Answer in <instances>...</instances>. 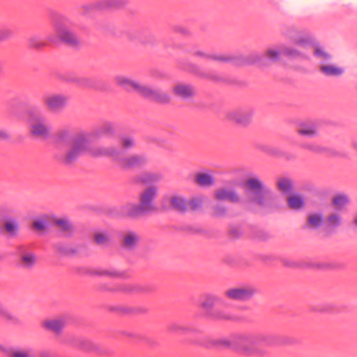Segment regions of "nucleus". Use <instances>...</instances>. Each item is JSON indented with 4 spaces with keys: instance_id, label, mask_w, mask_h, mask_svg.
<instances>
[{
    "instance_id": "obj_1",
    "label": "nucleus",
    "mask_w": 357,
    "mask_h": 357,
    "mask_svg": "<svg viewBox=\"0 0 357 357\" xmlns=\"http://www.w3.org/2000/svg\"><path fill=\"white\" fill-rule=\"evenodd\" d=\"M116 84L128 92H134L146 99L160 104H169L172 98L170 93L160 88L144 84L132 77L117 75L114 77Z\"/></svg>"
},
{
    "instance_id": "obj_2",
    "label": "nucleus",
    "mask_w": 357,
    "mask_h": 357,
    "mask_svg": "<svg viewBox=\"0 0 357 357\" xmlns=\"http://www.w3.org/2000/svg\"><path fill=\"white\" fill-rule=\"evenodd\" d=\"M57 146L65 151V160L71 162L88 150V137L84 133H74L68 128L58 130L55 136Z\"/></svg>"
},
{
    "instance_id": "obj_3",
    "label": "nucleus",
    "mask_w": 357,
    "mask_h": 357,
    "mask_svg": "<svg viewBox=\"0 0 357 357\" xmlns=\"http://www.w3.org/2000/svg\"><path fill=\"white\" fill-rule=\"evenodd\" d=\"M276 342V337L266 333H242L234 335L230 341H225L227 346L233 347L241 354L253 356L259 348L268 347Z\"/></svg>"
},
{
    "instance_id": "obj_4",
    "label": "nucleus",
    "mask_w": 357,
    "mask_h": 357,
    "mask_svg": "<svg viewBox=\"0 0 357 357\" xmlns=\"http://www.w3.org/2000/svg\"><path fill=\"white\" fill-rule=\"evenodd\" d=\"M91 153L94 156L109 158L124 169L141 167L147 162L145 155L130 154L124 156L123 151L115 146H98L91 150Z\"/></svg>"
},
{
    "instance_id": "obj_5",
    "label": "nucleus",
    "mask_w": 357,
    "mask_h": 357,
    "mask_svg": "<svg viewBox=\"0 0 357 357\" xmlns=\"http://www.w3.org/2000/svg\"><path fill=\"white\" fill-rule=\"evenodd\" d=\"M158 195V188L150 185L143 189L139 195V204L127 203L121 208L123 215L129 218H139L146 213L155 210L154 201Z\"/></svg>"
},
{
    "instance_id": "obj_6",
    "label": "nucleus",
    "mask_w": 357,
    "mask_h": 357,
    "mask_svg": "<svg viewBox=\"0 0 357 357\" xmlns=\"http://www.w3.org/2000/svg\"><path fill=\"white\" fill-rule=\"evenodd\" d=\"M248 203L252 207L270 211L274 208V196L268 190L250 192L247 197Z\"/></svg>"
},
{
    "instance_id": "obj_7",
    "label": "nucleus",
    "mask_w": 357,
    "mask_h": 357,
    "mask_svg": "<svg viewBox=\"0 0 357 357\" xmlns=\"http://www.w3.org/2000/svg\"><path fill=\"white\" fill-rule=\"evenodd\" d=\"M254 110L250 107H236L225 114L229 122L241 127L248 126L252 121Z\"/></svg>"
},
{
    "instance_id": "obj_8",
    "label": "nucleus",
    "mask_w": 357,
    "mask_h": 357,
    "mask_svg": "<svg viewBox=\"0 0 357 357\" xmlns=\"http://www.w3.org/2000/svg\"><path fill=\"white\" fill-rule=\"evenodd\" d=\"M68 96L61 93H50L43 98V103L46 109L51 113H59L68 105Z\"/></svg>"
},
{
    "instance_id": "obj_9",
    "label": "nucleus",
    "mask_w": 357,
    "mask_h": 357,
    "mask_svg": "<svg viewBox=\"0 0 357 357\" xmlns=\"http://www.w3.org/2000/svg\"><path fill=\"white\" fill-rule=\"evenodd\" d=\"M0 351L6 357H54L47 351H36L32 348H20L0 345Z\"/></svg>"
},
{
    "instance_id": "obj_10",
    "label": "nucleus",
    "mask_w": 357,
    "mask_h": 357,
    "mask_svg": "<svg viewBox=\"0 0 357 357\" xmlns=\"http://www.w3.org/2000/svg\"><path fill=\"white\" fill-rule=\"evenodd\" d=\"M54 30L56 37L63 43L70 46H77L80 43L78 37L67 27L62 19L54 21Z\"/></svg>"
},
{
    "instance_id": "obj_11",
    "label": "nucleus",
    "mask_w": 357,
    "mask_h": 357,
    "mask_svg": "<svg viewBox=\"0 0 357 357\" xmlns=\"http://www.w3.org/2000/svg\"><path fill=\"white\" fill-rule=\"evenodd\" d=\"M258 293V289L252 285L237 286L227 289L225 296L231 300L245 301Z\"/></svg>"
},
{
    "instance_id": "obj_12",
    "label": "nucleus",
    "mask_w": 357,
    "mask_h": 357,
    "mask_svg": "<svg viewBox=\"0 0 357 357\" xmlns=\"http://www.w3.org/2000/svg\"><path fill=\"white\" fill-rule=\"evenodd\" d=\"M172 92L175 97L181 100H190L196 95V89L192 84L182 82L175 83Z\"/></svg>"
},
{
    "instance_id": "obj_13",
    "label": "nucleus",
    "mask_w": 357,
    "mask_h": 357,
    "mask_svg": "<svg viewBox=\"0 0 357 357\" xmlns=\"http://www.w3.org/2000/svg\"><path fill=\"white\" fill-rule=\"evenodd\" d=\"M213 197L218 201H227L233 204L242 202V197L237 190L227 187H221L215 190Z\"/></svg>"
},
{
    "instance_id": "obj_14",
    "label": "nucleus",
    "mask_w": 357,
    "mask_h": 357,
    "mask_svg": "<svg viewBox=\"0 0 357 357\" xmlns=\"http://www.w3.org/2000/svg\"><path fill=\"white\" fill-rule=\"evenodd\" d=\"M31 135L38 139H46L50 137V128L42 118H34L30 123Z\"/></svg>"
},
{
    "instance_id": "obj_15",
    "label": "nucleus",
    "mask_w": 357,
    "mask_h": 357,
    "mask_svg": "<svg viewBox=\"0 0 357 357\" xmlns=\"http://www.w3.org/2000/svg\"><path fill=\"white\" fill-rule=\"evenodd\" d=\"M66 324V319L64 317H59L46 319L41 322L42 327L47 331L59 336L61 334Z\"/></svg>"
},
{
    "instance_id": "obj_16",
    "label": "nucleus",
    "mask_w": 357,
    "mask_h": 357,
    "mask_svg": "<svg viewBox=\"0 0 357 357\" xmlns=\"http://www.w3.org/2000/svg\"><path fill=\"white\" fill-rule=\"evenodd\" d=\"M121 242L123 248L132 250L140 242L139 234L133 229H126L121 234Z\"/></svg>"
},
{
    "instance_id": "obj_17",
    "label": "nucleus",
    "mask_w": 357,
    "mask_h": 357,
    "mask_svg": "<svg viewBox=\"0 0 357 357\" xmlns=\"http://www.w3.org/2000/svg\"><path fill=\"white\" fill-rule=\"evenodd\" d=\"M296 132L298 135L306 138H314L319 135V130L316 123L303 121L298 124Z\"/></svg>"
},
{
    "instance_id": "obj_18",
    "label": "nucleus",
    "mask_w": 357,
    "mask_h": 357,
    "mask_svg": "<svg viewBox=\"0 0 357 357\" xmlns=\"http://www.w3.org/2000/svg\"><path fill=\"white\" fill-rule=\"evenodd\" d=\"M168 202L170 206L176 211L184 212L188 209V200L181 195L174 194L170 195Z\"/></svg>"
},
{
    "instance_id": "obj_19",
    "label": "nucleus",
    "mask_w": 357,
    "mask_h": 357,
    "mask_svg": "<svg viewBox=\"0 0 357 357\" xmlns=\"http://www.w3.org/2000/svg\"><path fill=\"white\" fill-rule=\"evenodd\" d=\"M320 71L326 76L338 77L342 75L344 70V68L337 66L335 63L323 62L320 66Z\"/></svg>"
},
{
    "instance_id": "obj_20",
    "label": "nucleus",
    "mask_w": 357,
    "mask_h": 357,
    "mask_svg": "<svg viewBox=\"0 0 357 357\" xmlns=\"http://www.w3.org/2000/svg\"><path fill=\"white\" fill-rule=\"evenodd\" d=\"M305 198L301 194H292L287 198V206L291 210H302L305 207Z\"/></svg>"
},
{
    "instance_id": "obj_21",
    "label": "nucleus",
    "mask_w": 357,
    "mask_h": 357,
    "mask_svg": "<svg viewBox=\"0 0 357 357\" xmlns=\"http://www.w3.org/2000/svg\"><path fill=\"white\" fill-rule=\"evenodd\" d=\"M54 227L63 234L68 236L74 231V227L71 222L66 218L54 219Z\"/></svg>"
},
{
    "instance_id": "obj_22",
    "label": "nucleus",
    "mask_w": 357,
    "mask_h": 357,
    "mask_svg": "<svg viewBox=\"0 0 357 357\" xmlns=\"http://www.w3.org/2000/svg\"><path fill=\"white\" fill-rule=\"evenodd\" d=\"M125 3V0H100L91 6V9L105 10L120 7Z\"/></svg>"
},
{
    "instance_id": "obj_23",
    "label": "nucleus",
    "mask_w": 357,
    "mask_h": 357,
    "mask_svg": "<svg viewBox=\"0 0 357 357\" xmlns=\"http://www.w3.org/2000/svg\"><path fill=\"white\" fill-rule=\"evenodd\" d=\"M343 223V218L339 211H332L326 218V225L328 228L334 229L340 227Z\"/></svg>"
},
{
    "instance_id": "obj_24",
    "label": "nucleus",
    "mask_w": 357,
    "mask_h": 357,
    "mask_svg": "<svg viewBox=\"0 0 357 357\" xmlns=\"http://www.w3.org/2000/svg\"><path fill=\"white\" fill-rule=\"evenodd\" d=\"M303 147L312 151V153L317 154H326L331 156H337L338 153L336 151L333 149H328L325 146L315 144H307L303 146Z\"/></svg>"
},
{
    "instance_id": "obj_25",
    "label": "nucleus",
    "mask_w": 357,
    "mask_h": 357,
    "mask_svg": "<svg viewBox=\"0 0 357 357\" xmlns=\"http://www.w3.org/2000/svg\"><path fill=\"white\" fill-rule=\"evenodd\" d=\"M162 175L158 172H147L138 176L137 181L142 184L157 183L162 180Z\"/></svg>"
},
{
    "instance_id": "obj_26",
    "label": "nucleus",
    "mask_w": 357,
    "mask_h": 357,
    "mask_svg": "<svg viewBox=\"0 0 357 357\" xmlns=\"http://www.w3.org/2000/svg\"><path fill=\"white\" fill-rule=\"evenodd\" d=\"M36 256L31 252H24L20 256V265L24 268L30 269L36 262Z\"/></svg>"
},
{
    "instance_id": "obj_27",
    "label": "nucleus",
    "mask_w": 357,
    "mask_h": 357,
    "mask_svg": "<svg viewBox=\"0 0 357 357\" xmlns=\"http://www.w3.org/2000/svg\"><path fill=\"white\" fill-rule=\"evenodd\" d=\"M324 215L321 213H311L307 215V224L310 228L317 229L324 222Z\"/></svg>"
},
{
    "instance_id": "obj_28",
    "label": "nucleus",
    "mask_w": 357,
    "mask_h": 357,
    "mask_svg": "<svg viewBox=\"0 0 357 357\" xmlns=\"http://www.w3.org/2000/svg\"><path fill=\"white\" fill-rule=\"evenodd\" d=\"M349 202L348 196L345 195H337L333 197L331 200L332 207L339 211L343 210Z\"/></svg>"
},
{
    "instance_id": "obj_29",
    "label": "nucleus",
    "mask_w": 357,
    "mask_h": 357,
    "mask_svg": "<svg viewBox=\"0 0 357 357\" xmlns=\"http://www.w3.org/2000/svg\"><path fill=\"white\" fill-rule=\"evenodd\" d=\"M281 56H282V45L271 46L265 52V56L273 62L279 61Z\"/></svg>"
},
{
    "instance_id": "obj_30",
    "label": "nucleus",
    "mask_w": 357,
    "mask_h": 357,
    "mask_svg": "<svg viewBox=\"0 0 357 357\" xmlns=\"http://www.w3.org/2000/svg\"><path fill=\"white\" fill-rule=\"evenodd\" d=\"M94 242L99 245H108L112 241V236L107 231H98L93 235Z\"/></svg>"
},
{
    "instance_id": "obj_31",
    "label": "nucleus",
    "mask_w": 357,
    "mask_h": 357,
    "mask_svg": "<svg viewBox=\"0 0 357 357\" xmlns=\"http://www.w3.org/2000/svg\"><path fill=\"white\" fill-rule=\"evenodd\" d=\"M195 182L201 186H211L214 183V178L209 174L198 173L195 177Z\"/></svg>"
},
{
    "instance_id": "obj_32",
    "label": "nucleus",
    "mask_w": 357,
    "mask_h": 357,
    "mask_svg": "<svg viewBox=\"0 0 357 357\" xmlns=\"http://www.w3.org/2000/svg\"><path fill=\"white\" fill-rule=\"evenodd\" d=\"M246 185L249 188V189L251 190V192L253 191H258L261 190L263 189H265L264 185L262 182V181L257 177V176H252L248 178L246 181Z\"/></svg>"
},
{
    "instance_id": "obj_33",
    "label": "nucleus",
    "mask_w": 357,
    "mask_h": 357,
    "mask_svg": "<svg viewBox=\"0 0 357 357\" xmlns=\"http://www.w3.org/2000/svg\"><path fill=\"white\" fill-rule=\"evenodd\" d=\"M218 301V296L215 295L207 294L203 298V300L201 303V306L205 310L210 311Z\"/></svg>"
},
{
    "instance_id": "obj_34",
    "label": "nucleus",
    "mask_w": 357,
    "mask_h": 357,
    "mask_svg": "<svg viewBox=\"0 0 357 357\" xmlns=\"http://www.w3.org/2000/svg\"><path fill=\"white\" fill-rule=\"evenodd\" d=\"M48 223L49 217L44 215L34 220L33 227L38 231H45L47 228Z\"/></svg>"
},
{
    "instance_id": "obj_35",
    "label": "nucleus",
    "mask_w": 357,
    "mask_h": 357,
    "mask_svg": "<svg viewBox=\"0 0 357 357\" xmlns=\"http://www.w3.org/2000/svg\"><path fill=\"white\" fill-rule=\"evenodd\" d=\"M207 61H213L218 63H227L234 61L235 58L223 54L211 52L210 55L207 56Z\"/></svg>"
},
{
    "instance_id": "obj_36",
    "label": "nucleus",
    "mask_w": 357,
    "mask_h": 357,
    "mask_svg": "<svg viewBox=\"0 0 357 357\" xmlns=\"http://www.w3.org/2000/svg\"><path fill=\"white\" fill-rule=\"evenodd\" d=\"M277 186L281 192L288 193L292 190L293 183L289 178L281 177L278 180Z\"/></svg>"
},
{
    "instance_id": "obj_37",
    "label": "nucleus",
    "mask_w": 357,
    "mask_h": 357,
    "mask_svg": "<svg viewBox=\"0 0 357 357\" xmlns=\"http://www.w3.org/2000/svg\"><path fill=\"white\" fill-rule=\"evenodd\" d=\"M149 290L148 287L137 284H128L123 288V291L127 293H143L147 292Z\"/></svg>"
},
{
    "instance_id": "obj_38",
    "label": "nucleus",
    "mask_w": 357,
    "mask_h": 357,
    "mask_svg": "<svg viewBox=\"0 0 357 357\" xmlns=\"http://www.w3.org/2000/svg\"><path fill=\"white\" fill-rule=\"evenodd\" d=\"M211 316L213 319L218 320H231L233 319V315L222 310H216L213 312Z\"/></svg>"
},
{
    "instance_id": "obj_39",
    "label": "nucleus",
    "mask_w": 357,
    "mask_h": 357,
    "mask_svg": "<svg viewBox=\"0 0 357 357\" xmlns=\"http://www.w3.org/2000/svg\"><path fill=\"white\" fill-rule=\"evenodd\" d=\"M18 227V222L16 220H8L5 222V229L6 231L12 236L17 234Z\"/></svg>"
},
{
    "instance_id": "obj_40",
    "label": "nucleus",
    "mask_w": 357,
    "mask_h": 357,
    "mask_svg": "<svg viewBox=\"0 0 357 357\" xmlns=\"http://www.w3.org/2000/svg\"><path fill=\"white\" fill-rule=\"evenodd\" d=\"M120 144L123 149H129L135 146V142L132 137L125 135L120 138Z\"/></svg>"
},
{
    "instance_id": "obj_41",
    "label": "nucleus",
    "mask_w": 357,
    "mask_h": 357,
    "mask_svg": "<svg viewBox=\"0 0 357 357\" xmlns=\"http://www.w3.org/2000/svg\"><path fill=\"white\" fill-rule=\"evenodd\" d=\"M314 55L321 59L323 62L331 58V55L321 47L317 46L314 49Z\"/></svg>"
},
{
    "instance_id": "obj_42",
    "label": "nucleus",
    "mask_w": 357,
    "mask_h": 357,
    "mask_svg": "<svg viewBox=\"0 0 357 357\" xmlns=\"http://www.w3.org/2000/svg\"><path fill=\"white\" fill-rule=\"evenodd\" d=\"M227 207L222 204H217L212 208V215L215 217H222L227 214Z\"/></svg>"
},
{
    "instance_id": "obj_43",
    "label": "nucleus",
    "mask_w": 357,
    "mask_h": 357,
    "mask_svg": "<svg viewBox=\"0 0 357 357\" xmlns=\"http://www.w3.org/2000/svg\"><path fill=\"white\" fill-rule=\"evenodd\" d=\"M282 56L288 57H296L301 54L300 52L296 49L285 45H282Z\"/></svg>"
},
{
    "instance_id": "obj_44",
    "label": "nucleus",
    "mask_w": 357,
    "mask_h": 357,
    "mask_svg": "<svg viewBox=\"0 0 357 357\" xmlns=\"http://www.w3.org/2000/svg\"><path fill=\"white\" fill-rule=\"evenodd\" d=\"M102 133L105 135H112L115 132V127L111 123H105L100 128Z\"/></svg>"
},
{
    "instance_id": "obj_45",
    "label": "nucleus",
    "mask_w": 357,
    "mask_h": 357,
    "mask_svg": "<svg viewBox=\"0 0 357 357\" xmlns=\"http://www.w3.org/2000/svg\"><path fill=\"white\" fill-rule=\"evenodd\" d=\"M188 209L196 210L199 208L202 205V201L197 198H193L188 201Z\"/></svg>"
},
{
    "instance_id": "obj_46",
    "label": "nucleus",
    "mask_w": 357,
    "mask_h": 357,
    "mask_svg": "<svg viewBox=\"0 0 357 357\" xmlns=\"http://www.w3.org/2000/svg\"><path fill=\"white\" fill-rule=\"evenodd\" d=\"M0 316L3 318L10 319L11 318V314L7 307L2 303L0 301Z\"/></svg>"
},
{
    "instance_id": "obj_47",
    "label": "nucleus",
    "mask_w": 357,
    "mask_h": 357,
    "mask_svg": "<svg viewBox=\"0 0 357 357\" xmlns=\"http://www.w3.org/2000/svg\"><path fill=\"white\" fill-rule=\"evenodd\" d=\"M323 267L326 269L339 270L342 268V266L337 262H328L324 264Z\"/></svg>"
},
{
    "instance_id": "obj_48",
    "label": "nucleus",
    "mask_w": 357,
    "mask_h": 357,
    "mask_svg": "<svg viewBox=\"0 0 357 357\" xmlns=\"http://www.w3.org/2000/svg\"><path fill=\"white\" fill-rule=\"evenodd\" d=\"M309 38L305 36H300L295 38V43L300 45H305L309 43Z\"/></svg>"
},
{
    "instance_id": "obj_49",
    "label": "nucleus",
    "mask_w": 357,
    "mask_h": 357,
    "mask_svg": "<svg viewBox=\"0 0 357 357\" xmlns=\"http://www.w3.org/2000/svg\"><path fill=\"white\" fill-rule=\"evenodd\" d=\"M242 61L240 63H245V62H255L259 61L260 59V56L257 54H252L248 56V60H244L243 58H240Z\"/></svg>"
},
{
    "instance_id": "obj_50",
    "label": "nucleus",
    "mask_w": 357,
    "mask_h": 357,
    "mask_svg": "<svg viewBox=\"0 0 357 357\" xmlns=\"http://www.w3.org/2000/svg\"><path fill=\"white\" fill-rule=\"evenodd\" d=\"M11 33V31L8 29H0V41L8 38Z\"/></svg>"
},
{
    "instance_id": "obj_51",
    "label": "nucleus",
    "mask_w": 357,
    "mask_h": 357,
    "mask_svg": "<svg viewBox=\"0 0 357 357\" xmlns=\"http://www.w3.org/2000/svg\"><path fill=\"white\" fill-rule=\"evenodd\" d=\"M210 52H202V51H198L195 53V54L197 56H199L200 58L204 59V60H206L207 61V56L208 55H210Z\"/></svg>"
},
{
    "instance_id": "obj_52",
    "label": "nucleus",
    "mask_w": 357,
    "mask_h": 357,
    "mask_svg": "<svg viewBox=\"0 0 357 357\" xmlns=\"http://www.w3.org/2000/svg\"><path fill=\"white\" fill-rule=\"evenodd\" d=\"M9 137L10 135L7 131L0 129V139H7Z\"/></svg>"
},
{
    "instance_id": "obj_53",
    "label": "nucleus",
    "mask_w": 357,
    "mask_h": 357,
    "mask_svg": "<svg viewBox=\"0 0 357 357\" xmlns=\"http://www.w3.org/2000/svg\"><path fill=\"white\" fill-rule=\"evenodd\" d=\"M29 43L32 47H36L40 45V43L37 41V39L34 38H30Z\"/></svg>"
},
{
    "instance_id": "obj_54",
    "label": "nucleus",
    "mask_w": 357,
    "mask_h": 357,
    "mask_svg": "<svg viewBox=\"0 0 357 357\" xmlns=\"http://www.w3.org/2000/svg\"><path fill=\"white\" fill-rule=\"evenodd\" d=\"M105 274L112 277V278H117L120 276V273L116 271H107L105 272Z\"/></svg>"
},
{
    "instance_id": "obj_55",
    "label": "nucleus",
    "mask_w": 357,
    "mask_h": 357,
    "mask_svg": "<svg viewBox=\"0 0 357 357\" xmlns=\"http://www.w3.org/2000/svg\"><path fill=\"white\" fill-rule=\"evenodd\" d=\"M353 223L354 224V225L356 227H357V213L356 214V215L354 216V218L353 219Z\"/></svg>"
},
{
    "instance_id": "obj_56",
    "label": "nucleus",
    "mask_w": 357,
    "mask_h": 357,
    "mask_svg": "<svg viewBox=\"0 0 357 357\" xmlns=\"http://www.w3.org/2000/svg\"><path fill=\"white\" fill-rule=\"evenodd\" d=\"M3 70V65L1 64V63L0 62V72H1Z\"/></svg>"
},
{
    "instance_id": "obj_57",
    "label": "nucleus",
    "mask_w": 357,
    "mask_h": 357,
    "mask_svg": "<svg viewBox=\"0 0 357 357\" xmlns=\"http://www.w3.org/2000/svg\"><path fill=\"white\" fill-rule=\"evenodd\" d=\"M354 147L356 149V150L357 151V143H354L353 144Z\"/></svg>"
}]
</instances>
